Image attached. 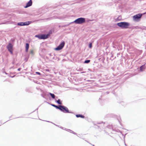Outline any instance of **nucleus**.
Instances as JSON below:
<instances>
[{
  "label": "nucleus",
  "instance_id": "f03ea898",
  "mask_svg": "<svg viewBox=\"0 0 146 146\" xmlns=\"http://www.w3.org/2000/svg\"><path fill=\"white\" fill-rule=\"evenodd\" d=\"M85 22V18H80L77 19L74 21L76 24H82Z\"/></svg>",
  "mask_w": 146,
  "mask_h": 146
},
{
  "label": "nucleus",
  "instance_id": "f257e3e1",
  "mask_svg": "<svg viewBox=\"0 0 146 146\" xmlns=\"http://www.w3.org/2000/svg\"><path fill=\"white\" fill-rule=\"evenodd\" d=\"M117 25L121 28L127 29L130 25V24L127 22H121L118 23Z\"/></svg>",
  "mask_w": 146,
  "mask_h": 146
},
{
  "label": "nucleus",
  "instance_id": "7ed1b4c3",
  "mask_svg": "<svg viewBox=\"0 0 146 146\" xmlns=\"http://www.w3.org/2000/svg\"><path fill=\"white\" fill-rule=\"evenodd\" d=\"M48 35H36L35 36L40 39H45L48 38Z\"/></svg>",
  "mask_w": 146,
  "mask_h": 146
},
{
  "label": "nucleus",
  "instance_id": "a211bd4d",
  "mask_svg": "<svg viewBox=\"0 0 146 146\" xmlns=\"http://www.w3.org/2000/svg\"><path fill=\"white\" fill-rule=\"evenodd\" d=\"M36 74H38L39 75H40V74H41L40 73V72H36Z\"/></svg>",
  "mask_w": 146,
  "mask_h": 146
},
{
  "label": "nucleus",
  "instance_id": "dca6fc26",
  "mask_svg": "<svg viewBox=\"0 0 146 146\" xmlns=\"http://www.w3.org/2000/svg\"><path fill=\"white\" fill-rule=\"evenodd\" d=\"M143 66H142L140 67V70L141 71H143Z\"/></svg>",
  "mask_w": 146,
  "mask_h": 146
},
{
  "label": "nucleus",
  "instance_id": "6e6552de",
  "mask_svg": "<svg viewBox=\"0 0 146 146\" xmlns=\"http://www.w3.org/2000/svg\"><path fill=\"white\" fill-rule=\"evenodd\" d=\"M30 23H29V22H21L19 23H18V25H19L20 26H23V25H29Z\"/></svg>",
  "mask_w": 146,
  "mask_h": 146
},
{
  "label": "nucleus",
  "instance_id": "0eeeda50",
  "mask_svg": "<svg viewBox=\"0 0 146 146\" xmlns=\"http://www.w3.org/2000/svg\"><path fill=\"white\" fill-rule=\"evenodd\" d=\"M7 48L9 51L12 54L13 53V46L12 44L10 43H9L7 46Z\"/></svg>",
  "mask_w": 146,
  "mask_h": 146
},
{
  "label": "nucleus",
  "instance_id": "423d86ee",
  "mask_svg": "<svg viewBox=\"0 0 146 146\" xmlns=\"http://www.w3.org/2000/svg\"><path fill=\"white\" fill-rule=\"evenodd\" d=\"M62 106V107L61 108L60 107V110L64 113L69 112V110L67 108L64 106Z\"/></svg>",
  "mask_w": 146,
  "mask_h": 146
},
{
  "label": "nucleus",
  "instance_id": "2eb2a0df",
  "mask_svg": "<svg viewBox=\"0 0 146 146\" xmlns=\"http://www.w3.org/2000/svg\"><path fill=\"white\" fill-rule=\"evenodd\" d=\"M90 62V60H86L85 61L84 63H89Z\"/></svg>",
  "mask_w": 146,
  "mask_h": 146
},
{
  "label": "nucleus",
  "instance_id": "4468645a",
  "mask_svg": "<svg viewBox=\"0 0 146 146\" xmlns=\"http://www.w3.org/2000/svg\"><path fill=\"white\" fill-rule=\"evenodd\" d=\"M56 102L59 104L61 105L62 104V102H60V99H58L56 101Z\"/></svg>",
  "mask_w": 146,
  "mask_h": 146
},
{
  "label": "nucleus",
  "instance_id": "6ab92c4d",
  "mask_svg": "<svg viewBox=\"0 0 146 146\" xmlns=\"http://www.w3.org/2000/svg\"><path fill=\"white\" fill-rule=\"evenodd\" d=\"M33 52H34V51H33V50H32L31 51V54H33Z\"/></svg>",
  "mask_w": 146,
  "mask_h": 146
},
{
  "label": "nucleus",
  "instance_id": "9b49d317",
  "mask_svg": "<svg viewBox=\"0 0 146 146\" xmlns=\"http://www.w3.org/2000/svg\"><path fill=\"white\" fill-rule=\"evenodd\" d=\"M51 105L52 106L58 109L59 110H60V107L61 108L62 107V106L61 105H60L58 106H56L54 104H52Z\"/></svg>",
  "mask_w": 146,
  "mask_h": 146
},
{
  "label": "nucleus",
  "instance_id": "1a4fd4ad",
  "mask_svg": "<svg viewBox=\"0 0 146 146\" xmlns=\"http://www.w3.org/2000/svg\"><path fill=\"white\" fill-rule=\"evenodd\" d=\"M32 0L30 1L27 3L25 6V8H27L32 5Z\"/></svg>",
  "mask_w": 146,
  "mask_h": 146
},
{
  "label": "nucleus",
  "instance_id": "f8f14e48",
  "mask_svg": "<svg viewBox=\"0 0 146 146\" xmlns=\"http://www.w3.org/2000/svg\"><path fill=\"white\" fill-rule=\"evenodd\" d=\"M76 116L77 117H80L82 118H84V116L81 115H76Z\"/></svg>",
  "mask_w": 146,
  "mask_h": 146
},
{
  "label": "nucleus",
  "instance_id": "9d476101",
  "mask_svg": "<svg viewBox=\"0 0 146 146\" xmlns=\"http://www.w3.org/2000/svg\"><path fill=\"white\" fill-rule=\"evenodd\" d=\"M26 50L25 51L26 52H27L29 47V44L28 43L26 44Z\"/></svg>",
  "mask_w": 146,
  "mask_h": 146
},
{
  "label": "nucleus",
  "instance_id": "ddd939ff",
  "mask_svg": "<svg viewBox=\"0 0 146 146\" xmlns=\"http://www.w3.org/2000/svg\"><path fill=\"white\" fill-rule=\"evenodd\" d=\"M50 94L53 98L54 99L55 98V96L54 94L50 93Z\"/></svg>",
  "mask_w": 146,
  "mask_h": 146
},
{
  "label": "nucleus",
  "instance_id": "aec40b11",
  "mask_svg": "<svg viewBox=\"0 0 146 146\" xmlns=\"http://www.w3.org/2000/svg\"><path fill=\"white\" fill-rule=\"evenodd\" d=\"M21 68H19L18 69V71H20L21 70Z\"/></svg>",
  "mask_w": 146,
  "mask_h": 146
},
{
  "label": "nucleus",
  "instance_id": "20e7f679",
  "mask_svg": "<svg viewBox=\"0 0 146 146\" xmlns=\"http://www.w3.org/2000/svg\"><path fill=\"white\" fill-rule=\"evenodd\" d=\"M64 41L62 42L58 46L55 48V50H59L62 49L64 47Z\"/></svg>",
  "mask_w": 146,
  "mask_h": 146
},
{
  "label": "nucleus",
  "instance_id": "f3484780",
  "mask_svg": "<svg viewBox=\"0 0 146 146\" xmlns=\"http://www.w3.org/2000/svg\"><path fill=\"white\" fill-rule=\"evenodd\" d=\"M89 47L90 48H91L92 47V43H90L89 45Z\"/></svg>",
  "mask_w": 146,
  "mask_h": 146
},
{
  "label": "nucleus",
  "instance_id": "39448f33",
  "mask_svg": "<svg viewBox=\"0 0 146 146\" xmlns=\"http://www.w3.org/2000/svg\"><path fill=\"white\" fill-rule=\"evenodd\" d=\"M142 15L141 14H139L134 15L133 17V19L135 21H138L139 19H140Z\"/></svg>",
  "mask_w": 146,
  "mask_h": 146
}]
</instances>
